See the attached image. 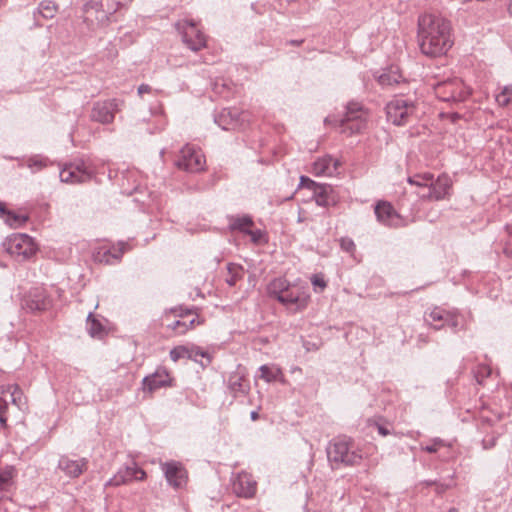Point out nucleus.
I'll list each match as a JSON object with an SVG mask.
<instances>
[{"label":"nucleus","instance_id":"54","mask_svg":"<svg viewBox=\"0 0 512 512\" xmlns=\"http://www.w3.org/2000/svg\"><path fill=\"white\" fill-rule=\"evenodd\" d=\"M498 419L499 418L496 416L494 418H489L484 415H481V417H480L481 424L482 425L487 424L488 426H492Z\"/></svg>","mask_w":512,"mask_h":512},{"label":"nucleus","instance_id":"3","mask_svg":"<svg viewBox=\"0 0 512 512\" xmlns=\"http://www.w3.org/2000/svg\"><path fill=\"white\" fill-rule=\"evenodd\" d=\"M327 458L330 463L345 466L359 464L362 460L361 452L355 447L351 439L337 437L331 440L327 446Z\"/></svg>","mask_w":512,"mask_h":512},{"label":"nucleus","instance_id":"20","mask_svg":"<svg viewBox=\"0 0 512 512\" xmlns=\"http://www.w3.org/2000/svg\"><path fill=\"white\" fill-rule=\"evenodd\" d=\"M227 388L234 398L244 396L249 392L250 385L246 379V372L241 366L230 373Z\"/></svg>","mask_w":512,"mask_h":512},{"label":"nucleus","instance_id":"58","mask_svg":"<svg viewBox=\"0 0 512 512\" xmlns=\"http://www.w3.org/2000/svg\"><path fill=\"white\" fill-rule=\"evenodd\" d=\"M303 43V40H290L289 44L299 46Z\"/></svg>","mask_w":512,"mask_h":512},{"label":"nucleus","instance_id":"13","mask_svg":"<svg viewBox=\"0 0 512 512\" xmlns=\"http://www.w3.org/2000/svg\"><path fill=\"white\" fill-rule=\"evenodd\" d=\"M130 249L127 242L120 241L117 245L99 244L94 248L93 259L102 264H116L121 261L123 254Z\"/></svg>","mask_w":512,"mask_h":512},{"label":"nucleus","instance_id":"44","mask_svg":"<svg viewBox=\"0 0 512 512\" xmlns=\"http://www.w3.org/2000/svg\"><path fill=\"white\" fill-rule=\"evenodd\" d=\"M507 237L504 241L503 253L512 258V225L506 226Z\"/></svg>","mask_w":512,"mask_h":512},{"label":"nucleus","instance_id":"35","mask_svg":"<svg viewBox=\"0 0 512 512\" xmlns=\"http://www.w3.org/2000/svg\"><path fill=\"white\" fill-rule=\"evenodd\" d=\"M461 316L457 311H448L447 317L444 323L440 325H434L433 328L435 330H439L445 325L451 327L453 330H457L461 325Z\"/></svg>","mask_w":512,"mask_h":512},{"label":"nucleus","instance_id":"29","mask_svg":"<svg viewBox=\"0 0 512 512\" xmlns=\"http://www.w3.org/2000/svg\"><path fill=\"white\" fill-rule=\"evenodd\" d=\"M259 378L263 379L267 383H271L273 381H280L281 383H286L285 377L280 367L276 365H261L259 367Z\"/></svg>","mask_w":512,"mask_h":512},{"label":"nucleus","instance_id":"42","mask_svg":"<svg viewBox=\"0 0 512 512\" xmlns=\"http://www.w3.org/2000/svg\"><path fill=\"white\" fill-rule=\"evenodd\" d=\"M491 374V368L488 365L482 364L477 366L474 370V377L479 384H482L484 379Z\"/></svg>","mask_w":512,"mask_h":512},{"label":"nucleus","instance_id":"51","mask_svg":"<svg viewBox=\"0 0 512 512\" xmlns=\"http://www.w3.org/2000/svg\"><path fill=\"white\" fill-rule=\"evenodd\" d=\"M146 93L147 94L158 93V90H153L152 87L148 84H141L138 87V94L140 96H143Z\"/></svg>","mask_w":512,"mask_h":512},{"label":"nucleus","instance_id":"10","mask_svg":"<svg viewBox=\"0 0 512 512\" xmlns=\"http://www.w3.org/2000/svg\"><path fill=\"white\" fill-rule=\"evenodd\" d=\"M175 27L182 36L184 44L192 51H199L206 47V36L198 29L192 20H179Z\"/></svg>","mask_w":512,"mask_h":512},{"label":"nucleus","instance_id":"36","mask_svg":"<svg viewBox=\"0 0 512 512\" xmlns=\"http://www.w3.org/2000/svg\"><path fill=\"white\" fill-rule=\"evenodd\" d=\"M402 75L398 71L390 70L385 72L378 77V82L382 86H393L400 83Z\"/></svg>","mask_w":512,"mask_h":512},{"label":"nucleus","instance_id":"59","mask_svg":"<svg viewBox=\"0 0 512 512\" xmlns=\"http://www.w3.org/2000/svg\"><path fill=\"white\" fill-rule=\"evenodd\" d=\"M507 10H508L509 14L512 15V0H509Z\"/></svg>","mask_w":512,"mask_h":512},{"label":"nucleus","instance_id":"33","mask_svg":"<svg viewBox=\"0 0 512 512\" xmlns=\"http://www.w3.org/2000/svg\"><path fill=\"white\" fill-rule=\"evenodd\" d=\"M87 331L92 337H102L105 329L99 320H97L92 312L87 316Z\"/></svg>","mask_w":512,"mask_h":512},{"label":"nucleus","instance_id":"47","mask_svg":"<svg viewBox=\"0 0 512 512\" xmlns=\"http://www.w3.org/2000/svg\"><path fill=\"white\" fill-rule=\"evenodd\" d=\"M340 247L343 251L353 254L356 250V245L354 241L349 237H342L339 240Z\"/></svg>","mask_w":512,"mask_h":512},{"label":"nucleus","instance_id":"11","mask_svg":"<svg viewBox=\"0 0 512 512\" xmlns=\"http://www.w3.org/2000/svg\"><path fill=\"white\" fill-rule=\"evenodd\" d=\"M387 120L394 125L400 126L408 122L415 111L414 103L402 96L395 97L386 105Z\"/></svg>","mask_w":512,"mask_h":512},{"label":"nucleus","instance_id":"26","mask_svg":"<svg viewBox=\"0 0 512 512\" xmlns=\"http://www.w3.org/2000/svg\"><path fill=\"white\" fill-rule=\"evenodd\" d=\"M337 172V161L331 156H324L317 159L312 166V173L315 176H333Z\"/></svg>","mask_w":512,"mask_h":512},{"label":"nucleus","instance_id":"24","mask_svg":"<svg viewBox=\"0 0 512 512\" xmlns=\"http://www.w3.org/2000/svg\"><path fill=\"white\" fill-rule=\"evenodd\" d=\"M51 299L44 289L35 288L29 292L25 305L31 311H44L51 306Z\"/></svg>","mask_w":512,"mask_h":512},{"label":"nucleus","instance_id":"49","mask_svg":"<svg viewBox=\"0 0 512 512\" xmlns=\"http://www.w3.org/2000/svg\"><path fill=\"white\" fill-rule=\"evenodd\" d=\"M311 282H312L313 286L315 287V289L319 288L320 291H323L327 286L326 281L320 275H313L311 278Z\"/></svg>","mask_w":512,"mask_h":512},{"label":"nucleus","instance_id":"46","mask_svg":"<svg viewBox=\"0 0 512 512\" xmlns=\"http://www.w3.org/2000/svg\"><path fill=\"white\" fill-rule=\"evenodd\" d=\"M445 443L440 438H435L432 440V443L426 446H421V450L428 452V453H435L437 452L441 447H444Z\"/></svg>","mask_w":512,"mask_h":512},{"label":"nucleus","instance_id":"52","mask_svg":"<svg viewBox=\"0 0 512 512\" xmlns=\"http://www.w3.org/2000/svg\"><path fill=\"white\" fill-rule=\"evenodd\" d=\"M495 442H496V437H488V438H484V439L482 440L483 447H484L485 449H489V448L494 447Z\"/></svg>","mask_w":512,"mask_h":512},{"label":"nucleus","instance_id":"34","mask_svg":"<svg viewBox=\"0 0 512 512\" xmlns=\"http://www.w3.org/2000/svg\"><path fill=\"white\" fill-rule=\"evenodd\" d=\"M227 270L229 276L226 278L225 281L230 287H233L243 277V268L239 265L229 263L227 265Z\"/></svg>","mask_w":512,"mask_h":512},{"label":"nucleus","instance_id":"30","mask_svg":"<svg viewBox=\"0 0 512 512\" xmlns=\"http://www.w3.org/2000/svg\"><path fill=\"white\" fill-rule=\"evenodd\" d=\"M253 225V219L249 215L232 216L229 220V228L231 230H237L244 234H247Z\"/></svg>","mask_w":512,"mask_h":512},{"label":"nucleus","instance_id":"45","mask_svg":"<svg viewBox=\"0 0 512 512\" xmlns=\"http://www.w3.org/2000/svg\"><path fill=\"white\" fill-rule=\"evenodd\" d=\"M247 235L250 236L251 241L255 244L266 242V234L261 229H250Z\"/></svg>","mask_w":512,"mask_h":512},{"label":"nucleus","instance_id":"27","mask_svg":"<svg viewBox=\"0 0 512 512\" xmlns=\"http://www.w3.org/2000/svg\"><path fill=\"white\" fill-rule=\"evenodd\" d=\"M16 470L13 466L0 469V501L7 497L14 486Z\"/></svg>","mask_w":512,"mask_h":512},{"label":"nucleus","instance_id":"9","mask_svg":"<svg viewBox=\"0 0 512 512\" xmlns=\"http://www.w3.org/2000/svg\"><path fill=\"white\" fill-rule=\"evenodd\" d=\"M434 89L436 96L444 102H462L470 95V90L457 78L440 82Z\"/></svg>","mask_w":512,"mask_h":512},{"label":"nucleus","instance_id":"50","mask_svg":"<svg viewBox=\"0 0 512 512\" xmlns=\"http://www.w3.org/2000/svg\"><path fill=\"white\" fill-rule=\"evenodd\" d=\"M109 5L115 7V12L119 9L128 6L133 0H105Z\"/></svg>","mask_w":512,"mask_h":512},{"label":"nucleus","instance_id":"41","mask_svg":"<svg viewBox=\"0 0 512 512\" xmlns=\"http://www.w3.org/2000/svg\"><path fill=\"white\" fill-rule=\"evenodd\" d=\"M27 217L23 215H18L14 212L8 211L5 217V222L14 228L20 227L27 221Z\"/></svg>","mask_w":512,"mask_h":512},{"label":"nucleus","instance_id":"17","mask_svg":"<svg viewBox=\"0 0 512 512\" xmlns=\"http://www.w3.org/2000/svg\"><path fill=\"white\" fill-rule=\"evenodd\" d=\"M451 188L452 180L450 176L442 174L436 180H434V177L432 178V184L428 187V192L418 191L417 193L422 199L439 201L449 196Z\"/></svg>","mask_w":512,"mask_h":512},{"label":"nucleus","instance_id":"6","mask_svg":"<svg viewBox=\"0 0 512 512\" xmlns=\"http://www.w3.org/2000/svg\"><path fill=\"white\" fill-rule=\"evenodd\" d=\"M368 117V110L361 103L350 101L341 119L342 131H349L350 134L360 133L366 128Z\"/></svg>","mask_w":512,"mask_h":512},{"label":"nucleus","instance_id":"56","mask_svg":"<svg viewBox=\"0 0 512 512\" xmlns=\"http://www.w3.org/2000/svg\"><path fill=\"white\" fill-rule=\"evenodd\" d=\"M250 418L252 421H256L259 418L258 411L254 410L250 413Z\"/></svg>","mask_w":512,"mask_h":512},{"label":"nucleus","instance_id":"21","mask_svg":"<svg viewBox=\"0 0 512 512\" xmlns=\"http://www.w3.org/2000/svg\"><path fill=\"white\" fill-rule=\"evenodd\" d=\"M88 468L86 458L72 459L67 455H62L58 461V469L69 478H78Z\"/></svg>","mask_w":512,"mask_h":512},{"label":"nucleus","instance_id":"43","mask_svg":"<svg viewBox=\"0 0 512 512\" xmlns=\"http://www.w3.org/2000/svg\"><path fill=\"white\" fill-rule=\"evenodd\" d=\"M213 90L223 98H228L230 96V87L224 80L216 81L213 84Z\"/></svg>","mask_w":512,"mask_h":512},{"label":"nucleus","instance_id":"25","mask_svg":"<svg viewBox=\"0 0 512 512\" xmlns=\"http://www.w3.org/2000/svg\"><path fill=\"white\" fill-rule=\"evenodd\" d=\"M172 312L175 313V316H177L181 319L175 320V321L167 324L168 329L174 331L176 334L181 335V334L186 333L190 328H193L196 318H192L189 321L184 320V318L187 315L192 314L191 309L179 308V309L172 310Z\"/></svg>","mask_w":512,"mask_h":512},{"label":"nucleus","instance_id":"12","mask_svg":"<svg viewBox=\"0 0 512 512\" xmlns=\"http://www.w3.org/2000/svg\"><path fill=\"white\" fill-rule=\"evenodd\" d=\"M93 176V171L85 164L82 159H76L65 163L60 169V180L68 184H78L89 181Z\"/></svg>","mask_w":512,"mask_h":512},{"label":"nucleus","instance_id":"40","mask_svg":"<svg viewBox=\"0 0 512 512\" xmlns=\"http://www.w3.org/2000/svg\"><path fill=\"white\" fill-rule=\"evenodd\" d=\"M191 352L186 346H176L170 351V358L172 361L177 362L182 358H191Z\"/></svg>","mask_w":512,"mask_h":512},{"label":"nucleus","instance_id":"19","mask_svg":"<svg viewBox=\"0 0 512 512\" xmlns=\"http://www.w3.org/2000/svg\"><path fill=\"white\" fill-rule=\"evenodd\" d=\"M375 215L379 223L388 227H400L404 223L402 217L387 201H379L376 204Z\"/></svg>","mask_w":512,"mask_h":512},{"label":"nucleus","instance_id":"5","mask_svg":"<svg viewBox=\"0 0 512 512\" xmlns=\"http://www.w3.org/2000/svg\"><path fill=\"white\" fill-rule=\"evenodd\" d=\"M10 405L17 413H23L28 409L27 399L17 384L0 386V424L3 428L7 426Z\"/></svg>","mask_w":512,"mask_h":512},{"label":"nucleus","instance_id":"15","mask_svg":"<svg viewBox=\"0 0 512 512\" xmlns=\"http://www.w3.org/2000/svg\"><path fill=\"white\" fill-rule=\"evenodd\" d=\"M122 101L118 99H108L94 103L90 117L93 121L101 124H110L114 121L115 114L120 110Z\"/></svg>","mask_w":512,"mask_h":512},{"label":"nucleus","instance_id":"37","mask_svg":"<svg viewBox=\"0 0 512 512\" xmlns=\"http://www.w3.org/2000/svg\"><path fill=\"white\" fill-rule=\"evenodd\" d=\"M447 313L448 311L441 309L439 307H435L429 313L428 318H426V321L429 322L432 327L434 325H440L445 322Z\"/></svg>","mask_w":512,"mask_h":512},{"label":"nucleus","instance_id":"48","mask_svg":"<svg viewBox=\"0 0 512 512\" xmlns=\"http://www.w3.org/2000/svg\"><path fill=\"white\" fill-rule=\"evenodd\" d=\"M320 186V184L316 183L308 177L301 176L300 178V187L308 188L314 192V188H318Z\"/></svg>","mask_w":512,"mask_h":512},{"label":"nucleus","instance_id":"7","mask_svg":"<svg viewBox=\"0 0 512 512\" xmlns=\"http://www.w3.org/2000/svg\"><path fill=\"white\" fill-rule=\"evenodd\" d=\"M3 245L5 251L18 261L30 258L37 251L33 238L27 234H13Z\"/></svg>","mask_w":512,"mask_h":512},{"label":"nucleus","instance_id":"23","mask_svg":"<svg viewBox=\"0 0 512 512\" xmlns=\"http://www.w3.org/2000/svg\"><path fill=\"white\" fill-rule=\"evenodd\" d=\"M144 390L153 392L162 387L171 385V378L165 368H157L154 373L144 377L143 379Z\"/></svg>","mask_w":512,"mask_h":512},{"label":"nucleus","instance_id":"1","mask_svg":"<svg viewBox=\"0 0 512 512\" xmlns=\"http://www.w3.org/2000/svg\"><path fill=\"white\" fill-rule=\"evenodd\" d=\"M451 22L440 14L424 13L418 17L417 39L427 57L446 55L454 44Z\"/></svg>","mask_w":512,"mask_h":512},{"label":"nucleus","instance_id":"16","mask_svg":"<svg viewBox=\"0 0 512 512\" xmlns=\"http://www.w3.org/2000/svg\"><path fill=\"white\" fill-rule=\"evenodd\" d=\"M161 470L168 484L174 489H182L186 486L188 474L181 462L167 461L161 464Z\"/></svg>","mask_w":512,"mask_h":512},{"label":"nucleus","instance_id":"18","mask_svg":"<svg viewBox=\"0 0 512 512\" xmlns=\"http://www.w3.org/2000/svg\"><path fill=\"white\" fill-rule=\"evenodd\" d=\"M146 478V472L140 468L135 462L129 466L120 468L118 472L110 478L105 486H120L128 484L133 480L142 481Z\"/></svg>","mask_w":512,"mask_h":512},{"label":"nucleus","instance_id":"38","mask_svg":"<svg viewBox=\"0 0 512 512\" xmlns=\"http://www.w3.org/2000/svg\"><path fill=\"white\" fill-rule=\"evenodd\" d=\"M330 186L321 185L318 188H314L313 197L318 206L326 207L329 204L328 190Z\"/></svg>","mask_w":512,"mask_h":512},{"label":"nucleus","instance_id":"55","mask_svg":"<svg viewBox=\"0 0 512 512\" xmlns=\"http://www.w3.org/2000/svg\"><path fill=\"white\" fill-rule=\"evenodd\" d=\"M7 209L3 203H0V217H3L5 219L7 215Z\"/></svg>","mask_w":512,"mask_h":512},{"label":"nucleus","instance_id":"31","mask_svg":"<svg viewBox=\"0 0 512 512\" xmlns=\"http://www.w3.org/2000/svg\"><path fill=\"white\" fill-rule=\"evenodd\" d=\"M432 178L433 175L431 173H423L410 176L408 177L407 181L409 184L423 189V192H428V187H430V184H432Z\"/></svg>","mask_w":512,"mask_h":512},{"label":"nucleus","instance_id":"57","mask_svg":"<svg viewBox=\"0 0 512 512\" xmlns=\"http://www.w3.org/2000/svg\"><path fill=\"white\" fill-rule=\"evenodd\" d=\"M195 355L205 357L207 355V353L204 351H201L199 348H196Z\"/></svg>","mask_w":512,"mask_h":512},{"label":"nucleus","instance_id":"39","mask_svg":"<svg viewBox=\"0 0 512 512\" xmlns=\"http://www.w3.org/2000/svg\"><path fill=\"white\" fill-rule=\"evenodd\" d=\"M498 105L505 107L512 101V85H506L495 97Z\"/></svg>","mask_w":512,"mask_h":512},{"label":"nucleus","instance_id":"8","mask_svg":"<svg viewBox=\"0 0 512 512\" xmlns=\"http://www.w3.org/2000/svg\"><path fill=\"white\" fill-rule=\"evenodd\" d=\"M251 115L238 108H224L214 116V122L223 130H238L248 126Z\"/></svg>","mask_w":512,"mask_h":512},{"label":"nucleus","instance_id":"14","mask_svg":"<svg viewBox=\"0 0 512 512\" xmlns=\"http://www.w3.org/2000/svg\"><path fill=\"white\" fill-rule=\"evenodd\" d=\"M176 166L187 172H200L204 170L205 157L200 149L186 145L180 152V157L176 161Z\"/></svg>","mask_w":512,"mask_h":512},{"label":"nucleus","instance_id":"32","mask_svg":"<svg viewBox=\"0 0 512 512\" xmlns=\"http://www.w3.org/2000/svg\"><path fill=\"white\" fill-rule=\"evenodd\" d=\"M37 12L45 19H52L58 12V5L52 0H43L39 3Z\"/></svg>","mask_w":512,"mask_h":512},{"label":"nucleus","instance_id":"22","mask_svg":"<svg viewBox=\"0 0 512 512\" xmlns=\"http://www.w3.org/2000/svg\"><path fill=\"white\" fill-rule=\"evenodd\" d=\"M233 489L238 496L250 498L256 492V481L249 473L240 472L233 482Z\"/></svg>","mask_w":512,"mask_h":512},{"label":"nucleus","instance_id":"60","mask_svg":"<svg viewBox=\"0 0 512 512\" xmlns=\"http://www.w3.org/2000/svg\"><path fill=\"white\" fill-rule=\"evenodd\" d=\"M448 512H458L456 508H451Z\"/></svg>","mask_w":512,"mask_h":512},{"label":"nucleus","instance_id":"2","mask_svg":"<svg viewBox=\"0 0 512 512\" xmlns=\"http://www.w3.org/2000/svg\"><path fill=\"white\" fill-rule=\"evenodd\" d=\"M269 294L293 313L303 311L308 306L310 295L306 287L290 283L279 277L272 280L268 286Z\"/></svg>","mask_w":512,"mask_h":512},{"label":"nucleus","instance_id":"28","mask_svg":"<svg viewBox=\"0 0 512 512\" xmlns=\"http://www.w3.org/2000/svg\"><path fill=\"white\" fill-rule=\"evenodd\" d=\"M23 163H19V166H26L32 173H37L43 169L49 167L53 162L46 156L36 154L26 159H22Z\"/></svg>","mask_w":512,"mask_h":512},{"label":"nucleus","instance_id":"4","mask_svg":"<svg viewBox=\"0 0 512 512\" xmlns=\"http://www.w3.org/2000/svg\"><path fill=\"white\" fill-rule=\"evenodd\" d=\"M115 13V7L105 0H89L83 6L84 23L92 31L107 27Z\"/></svg>","mask_w":512,"mask_h":512},{"label":"nucleus","instance_id":"53","mask_svg":"<svg viewBox=\"0 0 512 512\" xmlns=\"http://www.w3.org/2000/svg\"><path fill=\"white\" fill-rule=\"evenodd\" d=\"M375 426L377 428L378 433L382 436H387V435L392 434V432L386 426H384L382 424L376 423Z\"/></svg>","mask_w":512,"mask_h":512}]
</instances>
